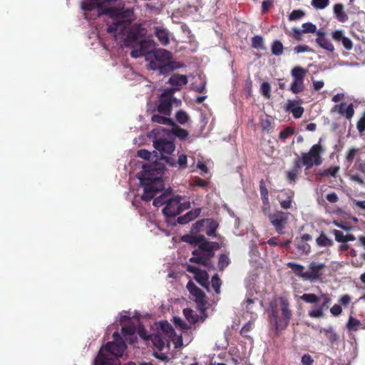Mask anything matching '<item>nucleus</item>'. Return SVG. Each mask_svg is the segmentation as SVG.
<instances>
[{
  "mask_svg": "<svg viewBox=\"0 0 365 365\" xmlns=\"http://www.w3.org/2000/svg\"><path fill=\"white\" fill-rule=\"evenodd\" d=\"M321 141L322 139H319V143L314 144L308 152L302 154L301 164L306 166L307 170L311 169L313 166L322 165V155L324 153V148L320 144Z\"/></svg>",
  "mask_w": 365,
  "mask_h": 365,
  "instance_id": "nucleus-6",
  "label": "nucleus"
},
{
  "mask_svg": "<svg viewBox=\"0 0 365 365\" xmlns=\"http://www.w3.org/2000/svg\"><path fill=\"white\" fill-rule=\"evenodd\" d=\"M178 90V88H170L161 93L159 97V104L157 106V110H158L160 115H171L173 103L177 101V99L173 97V94Z\"/></svg>",
  "mask_w": 365,
  "mask_h": 365,
  "instance_id": "nucleus-7",
  "label": "nucleus"
},
{
  "mask_svg": "<svg viewBox=\"0 0 365 365\" xmlns=\"http://www.w3.org/2000/svg\"><path fill=\"white\" fill-rule=\"evenodd\" d=\"M300 298L307 303H319V304L317 305L315 308L309 310L308 316L311 318H323L324 316V312L329 308V304L331 302V299L327 294H322V296L318 297L314 294L308 293L303 294Z\"/></svg>",
  "mask_w": 365,
  "mask_h": 365,
  "instance_id": "nucleus-5",
  "label": "nucleus"
},
{
  "mask_svg": "<svg viewBox=\"0 0 365 365\" xmlns=\"http://www.w3.org/2000/svg\"><path fill=\"white\" fill-rule=\"evenodd\" d=\"M334 14L336 19L340 22H345L348 19V16L344 11V6L341 4H336L333 8Z\"/></svg>",
  "mask_w": 365,
  "mask_h": 365,
  "instance_id": "nucleus-26",
  "label": "nucleus"
},
{
  "mask_svg": "<svg viewBox=\"0 0 365 365\" xmlns=\"http://www.w3.org/2000/svg\"><path fill=\"white\" fill-rule=\"evenodd\" d=\"M151 134L155 135L153 140V146L155 149L161 153V155H170L175 150V145L173 140L165 138L157 137L160 134L159 129H155L151 131Z\"/></svg>",
  "mask_w": 365,
  "mask_h": 365,
  "instance_id": "nucleus-8",
  "label": "nucleus"
},
{
  "mask_svg": "<svg viewBox=\"0 0 365 365\" xmlns=\"http://www.w3.org/2000/svg\"><path fill=\"white\" fill-rule=\"evenodd\" d=\"M329 233L335 235V240L336 242L339 243H344V240H346V235L343 234L342 232L339 231L337 230H331L329 231Z\"/></svg>",
  "mask_w": 365,
  "mask_h": 365,
  "instance_id": "nucleus-50",
  "label": "nucleus"
},
{
  "mask_svg": "<svg viewBox=\"0 0 365 365\" xmlns=\"http://www.w3.org/2000/svg\"><path fill=\"white\" fill-rule=\"evenodd\" d=\"M329 312L334 317H337L342 313V308L339 304H335L329 309Z\"/></svg>",
  "mask_w": 365,
  "mask_h": 365,
  "instance_id": "nucleus-58",
  "label": "nucleus"
},
{
  "mask_svg": "<svg viewBox=\"0 0 365 365\" xmlns=\"http://www.w3.org/2000/svg\"><path fill=\"white\" fill-rule=\"evenodd\" d=\"M114 341L106 344L104 350L101 349L95 359V365H120L118 359L121 357L126 349V344L118 332H114Z\"/></svg>",
  "mask_w": 365,
  "mask_h": 365,
  "instance_id": "nucleus-3",
  "label": "nucleus"
},
{
  "mask_svg": "<svg viewBox=\"0 0 365 365\" xmlns=\"http://www.w3.org/2000/svg\"><path fill=\"white\" fill-rule=\"evenodd\" d=\"M184 314L185 318L192 324H195L197 321V315L193 312V311L190 309H185Z\"/></svg>",
  "mask_w": 365,
  "mask_h": 365,
  "instance_id": "nucleus-44",
  "label": "nucleus"
},
{
  "mask_svg": "<svg viewBox=\"0 0 365 365\" xmlns=\"http://www.w3.org/2000/svg\"><path fill=\"white\" fill-rule=\"evenodd\" d=\"M289 215V212L282 211H276L268 214V219H269L271 225L279 235L284 233V230L287 226Z\"/></svg>",
  "mask_w": 365,
  "mask_h": 365,
  "instance_id": "nucleus-10",
  "label": "nucleus"
},
{
  "mask_svg": "<svg viewBox=\"0 0 365 365\" xmlns=\"http://www.w3.org/2000/svg\"><path fill=\"white\" fill-rule=\"evenodd\" d=\"M294 195V192L292 190H283V196H287V199H278L283 210H288L292 207Z\"/></svg>",
  "mask_w": 365,
  "mask_h": 365,
  "instance_id": "nucleus-20",
  "label": "nucleus"
},
{
  "mask_svg": "<svg viewBox=\"0 0 365 365\" xmlns=\"http://www.w3.org/2000/svg\"><path fill=\"white\" fill-rule=\"evenodd\" d=\"M182 197L180 195H175L171 197V200L168 201L167 205L163 209V214L167 217H175L180 215V201Z\"/></svg>",
  "mask_w": 365,
  "mask_h": 365,
  "instance_id": "nucleus-13",
  "label": "nucleus"
},
{
  "mask_svg": "<svg viewBox=\"0 0 365 365\" xmlns=\"http://www.w3.org/2000/svg\"><path fill=\"white\" fill-rule=\"evenodd\" d=\"M230 264V259L226 254H220L218 257L217 267L218 270L222 272L225 268Z\"/></svg>",
  "mask_w": 365,
  "mask_h": 365,
  "instance_id": "nucleus-34",
  "label": "nucleus"
},
{
  "mask_svg": "<svg viewBox=\"0 0 365 365\" xmlns=\"http://www.w3.org/2000/svg\"><path fill=\"white\" fill-rule=\"evenodd\" d=\"M290 90L293 93L297 94L304 90V80H293Z\"/></svg>",
  "mask_w": 365,
  "mask_h": 365,
  "instance_id": "nucleus-36",
  "label": "nucleus"
},
{
  "mask_svg": "<svg viewBox=\"0 0 365 365\" xmlns=\"http://www.w3.org/2000/svg\"><path fill=\"white\" fill-rule=\"evenodd\" d=\"M155 35L160 43L168 45L170 43L171 35L166 29L155 28Z\"/></svg>",
  "mask_w": 365,
  "mask_h": 365,
  "instance_id": "nucleus-23",
  "label": "nucleus"
},
{
  "mask_svg": "<svg viewBox=\"0 0 365 365\" xmlns=\"http://www.w3.org/2000/svg\"><path fill=\"white\" fill-rule=\"evenodd\" d=\"M160 327L161 331L167 336H172L175 332L171 324L166 321L160 322Z\"/></svg>",
  "mask_w": 365,
  "mask_h": 365,
  "instance_id": "nucleus-41",
  "label": "nucleus"
},
{
  "mask_svg": "<svg viewBox=\"0 0 365 365\" xmlns=\"http://www.w3.org/2000/svg\"><path fill=\"white\" fill-rule=\"evenodd\" d=\"M187 291L190 292L192 297H195V302L198 309H204L207 304L206 295L205 292L195 285L191 281L187 283Z\"/></svg>",
  "mask_w": 365,
  "mask_h": 365,
  "instance_id": "nucleus-12",
  "label": "nucleus"
},
{
  "mask_svg": "<svg viewBox=\"0 0 365 365\" xmlns=\"http://www.w3.org/2000/svg\"><path fill=\"white\" fill-rule=\"evenodd\" d=\"M287 266L289 269H291L295 274L303 279L304 274L306 273L305 271H304V267L303 265L298 264L297 263L294 262H289L287 264Z\"/></svg>",
  "mask_w": 365,
  "mask_h": 365,
  "instance_id": "nucleus-35",
  "label": "nucleus"
},
{
  "mask_svg": "<svg viewBox=\"0 0 365 365\" xmlns=\"http://www.w3.org/2000/svg\"><path fill=\"white\" fill-rule=\"evenodd\" d=\"M205 223L207 227L205 232L207 236L216 237V231L218 227V223L215 220L210 218H206Z\"/></svg>",
  "mask_w": 365,
  "mask_h": 365,
  "instance_id": "nucleus-27",
  "label": "nucleus"
},
{
  "mask_svg": "<svg viewBox=\"0 0 365 365\" xmlns=\"http://www.w3.org/2000/svg\"><path fill=\"white\" fill-rule=\"evenodd\" d=\"M150 339L157 346L161 347L165 344V342L159 337L158 335H150Z\"/></svg>",
  "mask_w": 365,
  "mask_h": 365,
  "instance_id": "nucleus-60",
  "label": "nucleus"
},
{
  "mask_svg": "<svg viewBox=\"0 0 365 365\" xmlns=\"http://www.w3.org/2000/svg\"><path fill=\"white\" fill-rule=\"evenodd\" d=\"M290 307L289 299L283 295L274 297L269 302L268 317L277 333L285 330L291 321L292 311Z\"/></svg>",
  "mask_w": 365,
  "mask_h": 365,
  "instance_id": "nucleus-2",
  "label": "nucleus"
},
{
  "mask_svg": "<svg viewBox=\"0 0 365 365\" xmlns=\"http://www.w3.org/2000/svg\"><path fill=\"white\" fill-rule=\"evenodd\" d=\"M174 323L175 326L180 327L182 329H187L188 326L184 322L180 317H174Z\"/></svg>",
  "mask_w": 365,
  "mask_h": 365,
  "instance_id": "nucleus-62",
  "label": "nucleus"
},
{
  "mask_svg": "<svg viewBox=\"0 0 365 365\" xmlns=\"http://www.w3.org/2000/svg\"><path fill=\"white\" fill-rule=\"evenodd\" d=\"M361 325V322L356 318L349 317L346 324L347 329L349 331H356Z\"/></svg>",
  "mask_w": 365,
  "mask_h": 365,
  "instance_id": "nucleus-37",
  "label": "nucleus"
},
{
  "mask_svg": "<svg viewBox=\"0 0 365 365\" xmlns=\"http://www.w3.org/2000/svg\"><path fill=\"white\" fill-rule=\"evenodd\" d=\"M175 119L178 123H180L181 125H185L187 123L189 117L185 111L183 110H178L175 114Z\"/></svg>",
  "mask_w": 365,
  "mask_h": 365,
  "instance_id": "nucleus-40",
  "label": "nucleus"
},
{
  "mask_svg": "<svg viewBox=\"0 0 365 365\" xmlns=\"http://www.w3.org/2000/svg\"><path fill=\"white\" fill-rule=\"evenodd\" d=\"M349 178L361 185H365V163L359 158L354 162L352 168L349 170Z\"/></svg>",
  "mask_w": 365,
  "mask_h": 365,
  "instance_id": "nucleus-11",
  "label": "nucleus"
},
{
  "mask_svg": "<svg viewBox=\"0 0 365 365\" xmlns=\"http://www.w3.org/2000/svg\"><path fill=\"white\" fill-rule=\"evenodd\" d=\"M206 223V218L202 219L201 220H198L196 223L193 224L192 226V232H197L202 230V228L205 226Z\"/></svg>",
  "mask_w": 365,
  "mask_h": 365,
  "instance_id": "nucleus-54",
  "label": "nucleus"
},
{
  "mask_svg": "<svg viewBox=\"0 0 365 365\" xmlns=\"http://www.w3.org/2000/svg\"><path fill=\"white\" fill-rule=\"evenodd\" d=\"M339 167L338 166H334V167H331V168H329L328 169L322 171V173H321V175H324V176H332V177H336L338 172H339Z\"/></svg>",
  "mask_w": 365,
  "mask_h": 365,
  "instance_id": "nucleus-51",
  "label": "nucleus"
},
{
  "mask_svg": "<svg viewBox=\"0 0 365 365\" xmlns=\"http://www.w3.org/2000/svg\"><path fill=\"white\" fill-rule=\"evenodd\" d=\"M296 247L301 254H309L311 252V246L304 241H296Z\"/></svg>",
  "mask_w": 365,
  "mask_h": 365,
  "instance_id": "nucleus-38",
  "label": "nucleus"
},
{
  "mask_svg": "<svg viewBox=\"0 0 365 365\" xmlns=\"http://www.w3.org/2000/svg\"><path fill=\"white\" fill-rule=\"evenodd\" d=\"M302 171V164L301 161L295 160L294 161V165L292 170H288L287 172V180L289 182H294L297 181L298 175Z\"/></svg>",
  "mask_w": 365,
  "mask_h": 365,
  "instance_id": "nucleus-17",
  "label": "nucleus"
},
{
  "mask_svg": "<svg viewBox=\"0 0 365 365\" xmlns=\"http://www.w3.org/2000/svg\"><path fill=\"white\" fill-rule=\"evenodd\" d=\"M181 240L182 242H185L187 244L192 245H197L202 244L205 240V235H185L182 237H181Z\"/></svg>",
  "mask_w": 365,
  "mask_h": 365,
  "instance_id": "nucleus-22",
  "label": "nucleus"
},
{
  "mask_svg": "<svg viewBox=\"0 0 365 365\" xmlns=\"http://www.w3.org/2000/svg\"><path fill=\"white\" fill-rule=\"evenodd\" d=\"M309 270L306 272L303 276L304 280L315 282L319 279H322L324 264L316 262H312L308 266Z\"/></svg>",
  "mask_w": 365,
  "mask_h": 365,
  "instance_id": "nucleus-14",
  "label": "nucleus"
},
{
  "mask_svg": "<svg viewBox=\"0 0 365 365\" xmlns=\"http://www.w3.org/2000/svg\"><path fill=\"white\" fill-rule=\"evenodd\" d=\"M314 360L312 357L309 354H304L302 356V365H313Z\"/></svg>",
  "mask_w": 365,
  "mask_h": 365,
  "instance_id": "nucleus-61",
  "label": "nucleus"
},
{
  "mask_svg": "<svg viewBox=\"0 0 365 365\" xmlns=\"http://www.w3.org/2000/svg\"><path fill=\"white\" fill-rule=\"evenodd\" d=\"M259 190L262 201L265 202V203L267 204V200H269V193L267 187L266 186V183L264 182L263 179H262L259 182Z\"/></svg>",
  "mask_w": 365,
  "mask_h": 365,
  "instance_id": "nucleus-39",
  "label": "nucleus"
},
{
  "mask_svg": "<svg viewBox=\"0 0 365 365\" xmlns=\"http://www.w3.org/2000/svg\"><path fill=\"white\" fill-rule=\"evenodd\" d=\"M182 63L178 61H167L166 63L155 65L152 63V67L149 68L152 71H159L160 75H167L172 71L182 67Z\"/></svg>",
  "mask_w": 365,
  "mask_h": 365,
  "instance_id": "nucleus-15",
  "label": "nucleus"
},
{
  "mask_svg": "<svg viewBox=\"0 0 365 365\" xmlns=\"http://www.w3.org/2000/svg\"><path fill=\"white\" fill-rule=\"evenodd\" d=\"M260 92L263 97L267 99L271 98V86L268 82H263L261 84Z\"/></svg>",
  "mask_w": 365,
  "mask_h": 365,
  "instance_id": "nucleus-42",
  "label": "nucleus"
},
{
  "mask_svg": "<svg viewBox=\"0 0 365 365\" xmlns=\"http://www.w3.org/2000/svg\"><path fill=\"white\" fill-rule=\"evenodd\" d=\"M212 287L214 288L216 294L220 293V287L222 285L221 279L218 277L217 274H215L212 276L211 279Z\"/></svg>",
  "mask_w": 365,
  "mask_h": 365,
  "instance_id": "nucleus-43",
  "label": "nucleus"
},
{
  "mask_svg": "<svg viewBox=\"0 0 365 365\" xmlns=\"http://www.w3.org/2000/svg\"><path fill=\"white\" fill-rule=\"evenodd\" d=\"M351 302V297L345 294L339 297V303L341 304L344 307H346L349 304V303Z\"/></svg>",
  "mask_w": 365,
  "mask_h": 365,
  "instance_id": "nucleus-59",
  "label": "nucleus"
},
{
  "mask_svg": "<svg viewBox=\"0 0 365 365\" xmlns=\"http://www.w3.org/2000/svg\"><path fill=\"white\" fill-rule=\"evenodd\" d=\"M197 282L208 289V274L205 270H202L195 276Z\"/></svg>",
  "mask_w": 365,
  "mask_h": 365,
  "instance_id": "nucleus-32",
  "label": "nucleus"
},
{
  "mask_svg": "<svg viewBox=\"0 0 365 365\" xmlns=\"http://www.w3.org/2000/svg\"><path fill=\"white\" fill-rule=\"evenodd\" d=\"M178 166L182 169L187 168V156L185 154H181L177 160Z\"/></svg>",
  "mask_w": 365,
  "mask_h": 365,
  "instance_id": "nucleus-56",
  "label": "nucleus"
},
{
  "mask_svg": "<svg viewBox=\"0 0 365 365\" xmlns=\"http://www.w3.org/2000/svg\"><path fill=\"white\" fill-rule=\"evenodd\" d=\"M163 174V168L160 163H155L142 166V170L139 174L141 185L144 187L142 200L150 201L163 190L165 183L162 178Z\"/></svg>",
  "mask_w": 365,
  "mask_h": 365,
  "instance_id": "nucleus-1",
  "label": "nucleus"
},
{
  "mask_svg": "<svg viewBox=\"0 0 365 365\" xmlns=\"http://www.w3.org/2000/svg\"><path fill=\"white\" fill-rule=\"evenodd\" d=\"M326 199L327 201L331 203H335L339 200L338 195L334 192L327 194L326 195Z\"/></svg>",
  "mask_w": 365,
  "mask_h": 365,
  "instance_id": "nucleus-63",
  "label": "nucleus"
},
{
  "mask_svg": "<svg viewBox=\"0 0 365 365\" xmlns=\"http://www.w3.org/2000/svg\"><path fill=\"white\" fill-rule=\"evenodd\" d=\"M316 243L319 247H331L334 245L332 239L328 237L327 233L322 231L316 239Z\"/></svg>",
  "mask_w": 365,
  "mask_h": 365,
  "instance_id": "nucleus-21",
  "label": "nucleus"
},
{
  "mask_svg": "<svg viewBox=\"0 0 365 365\" xmlns=\"http://www.w3.org/2000/svg\"><path fill=\"white\" fill-rule=\"evenodd\" d=\"M307 70L300 66H294L291 71L293 80H304L306 77Z\"/></svg>",
  "mask_w": 365,
  "mask_h": 365,
  "instance_id": "nucleus-29",
  "label": "nucleus"
},
{
  "mask_svg": "<svg viewBox=\"0 0 365 365\" xmlns=\"http://www.w3.org/2000/svg\"><path fill=\"white\" fill-rule=\"evenodd\" d=\"M356 128L358 132L361 134H363L365 131V111L364 112L362 117L359 119L356 123Z\"/></svg>",
  "mask_w": 365,
  "mask_h": 365,
  "instance_id": "nucleus-52",
  "label": "nucleus"
},
{
  "mask_svg": "<svg viewBox=\"0 0 365 365\" xmlns=\"http://www.w3.org/2000/svg\"><path fill=\"white\" fill-rule=\"evenodd\" d=\"M152 154L155 155L156 157L157 153L156 151H153V153H151L145 149H140L137 151V157L144 160H150Z\"/></svg>",
  "mask_w": 365,
  "mask_h": 365,
  "instance_id": "nucleus-47",
  "label": "nucleus"
},
{
  "mask_svg": "<svg viewBox=\"0 0 365 365\" xmlns=\"http://www.w3.org/2000/svg\"><path fill=\"white\" fill-rule=\"evenodd\" d=\"M297 102L295 101H288L286 106V109L287 111L291 112L294 118L299 119L301 118L303 113L304 108L301 106H297Z\"/></svg>",
  "mask_w": 365,
  "mask_h": 365,
  "instance_id": "nucleus-16",
  "label": "nucleus"
},
{
  "mask_svg": "<svg viewBox=\"0 0 365 365\" xmlns=\"http://www.w3.org/2000/svg\"><path fill=\"white\" fill-rule=\"evenodd\" d=\"M135 332V327L133 325L131 326H124L122 327V333L125 336H132Z\"/></svg>",
  "mask_w": 365,
  "mask_h": 365,
  "instance_id": "nucleus-55",
  "label": "nucleus"
},
{
  "mask_svg": "<svg viewBox=\"0 0 365 365\" xmlns=\"http://www.w3.org/2000/svg\"><path fill=\"white\" fill-rule=\"evenodd\" d=\"M245 304L247 312L253 314L252 304H254V299H247L245 302Z\"/></svg>",
  "mask_w": 365,
  "mask_h": 365,
  "instance_id": "nucleus-64",
  "label": "nucleus"
},
{
  "mask_svg": "<svg viewBox=\"0 0 365 365\" xmlns=\"http://www.w3.org/2000/svg\"><path fill=\"white\" fill-rule=\"evenodd\" d=\"M170 194L169 192L165 191L160 195V196L156 197L153 201V205L155 207H160L163 205H167L168 202L171 200Z\"/></svg>",
  "mask_w": 365,
  "mask_h": 365,
  "instance_id": "nucleus-31",
  "label": "nucleus"
},
{
  "mask_svg": "<svg viewBox=\"0 0 365 365\" xmlns=\"http://www.w3.org/2000/svg\"><path fill=\"white\" fill-rule=\"evenodd\" d=\"M169 83L173 86H175V88L180 89L178 87L187 83V78L185 75L173 74L169 78Z\"/></svg>",
  "mask_w": 365,
  "mask_h": 365,
  "instance_id": "nucleus-24",
  "label": "nucleus"
},
{
  "mask_svg": "<svg viewBox=\"0 0 365 365\" xmlns=\"http://www.w3.org/2000/svg\"><path fill=\"white\" fill-rule=\"evenodd\" d=\"M172 53L164 48H155L145 54V61L149 62L148 68L152 67V63L155 65L171 61Z\"/></svg>",
  "mask_w": 365,
  "mask_h": 365,
  "instance_id": "nucleus-9",
  "label": "nucleus"
},
{
  "mask_svg": "<svg viewBox=\"0 0 365 365\" xmlns=\"http://www.w3.org/2000/svg\"><path fill=\"white\" fill-rule=\"evenodd\" d=\"M324 332V334H325L327 340L329 341V344L331 345L337 344L339 341V335L334 331L332 327H329L328 329H323L322 331Z\"/></svg>",
  "mask_w": 365,
  "mask_h": 365,
  "instance_id": "nucleus-28",
  "label": "nucleus"
},
{
  "mask_svg": "<svg viewBox=\"0 0 365 365\" xmlns=\"http://www.w3.org/2000/svg\"><path fill=\"white\" fill-rule=\"evenodd\" d=\"M200 214H201V209L197 208V209L192 210L190 212H188L187 213H186L185 216L191 222L192 220H193L196 217H197Z\"/></svg>",
  "mask_w": 365,
  "mask_h": 365,
  "instance_id": "nucleus-53",
  "label": "nucleus"
},
{
  "mask_svg": "<svg viewBox=\"0 0 365 365\" xmlns=\"http://www.w3.org/2000/svg\"><path fill=\"white\" fill-rule=\"evenodd\" d=\"M329 4V0H312V6L316 9H324Z\"/></svg>",
  "mask_w": 365,
  "mask_h": 365,
  "instance_id": "nucleus-46",
  "label": "nucleus"
},
{
  "mask_svg": "<svg viewBox=\"0 0 365 365\" xmlns=\"http://www.w3.org/2000/svg\"><path fill=\"white\" fill-rule=\"evenodd\" d=\"M220 247L218 242H211L205 238V242L198 246V249L192 251V257L190 262L205 266L208 270H215V266L212 263L211 259L215 257V251Z\"/></svg>",
  "mask_w": 365,
  "mask_h": 365,
  "instance_id": "nucleus-4",
  "label": "nucleus"
},
{
  "mask_svg": "<svg viewBox=\"0 0 365 365\" xmlns=\"http://www.w3.org/2000/svg\"><path fill=\"white\" fill-rule=\"evenodd\" d=\"M294 133V128L293 127H287L284 130L279 133V138L282 140H286L289 136Z\"/></svg>",
  "mask_w": 365,
  "mask_h": 365,
  "instance_id": "nucleus-48",
  "label": "nucleus"
},
{
  "mask_svg": "<svg viewBox=\"0 0 365 365\" xmlns=\"http://www.w3.org/2000/svg\"><path fill=\"white\" fill-rule=\"evenodd\" d=\"M166 116L167 115L162 116L160 114H155L153 115L151 120L154 123L170 125L172 127L174 126L175 123H174L172 119L167 118Z\"/></svg>",
  "mask_w": 365,
  "mask_h": 365,
  "instance_id": "nucleus-30",
  "label": "nucleus"
},
{
  "mask_svg": "<svg viewBox=\"0 0 365 365\" xmlns=\"http://www.w3.org/2000/svg\"><path fill=\"white\" fill-rule=\"evenodd\" d=\"M346 106L345 103H341L339 106V113L341 115H345L346 118L351 119L352 118L354 110L353 108L352 103L347 106L346 109H344V107Z\"/></svg>",
  "mask_w": 365,
  "mask_h": 365,
  "instance_id": "nucleus-33",
  "label": "nucleus"
},
{
  "mask_svg": "<svg viewBox=\"0 0 365 365\" xmlns=\"http://www.w3.org/2000/svg\"><path fill=\"white\" fill-rule=\"evenodd\" d=\"M158 129L160 130V131L166 133L167 134L170 132L180 140H185L188 136V132L185 129L182 128L181 127L178 126L176 124L172 127L170 131L168 129L162 128Z\"/></svg>",
  "mask_w": 365,
  "mask_h": 365,
  "instance_id": "nucleus-18",
  "label": "nucleus"
},
{
  "mask_svg": "<svg viewBox=\"0 0 365 365\" xmlns=\"http://www.w3.org/2000/svg\"><path fill=\"white\" fill-rule=\"evenodd\" d=\"M359 153V148H351L348 150L346 155V160L349 165L351 164L354 158Z\"/></svg>",
  "mask_w": 365,
  "mask_h": 365,
  "instance_id": "nucleus-49",
  "label": "nucleus"
},
{
  "mask_svg": "<svg viewBox=\"0 0 365 365\" xmlns=\"http://www.w3.org/2000/svg\"><path fill=\"white\" fill-rule=\"evenodd\" d=\"M148 47H140L131 51L130 55L132 58H139L143 56L145 58V54L149 51H147Z\"/></svg>",
  "mask_w": 365,
  "mask_h": 365,
  "instance_id": "nucleus-45",
  "label": "nucleus"
},
{
  "mask_svg": "<svg viewBox=\"0 0 365 365\" xmlns=\"http://www.w3.org/2000/svg\"><path fill=\"white\" fill-rule=\"evenodd\" d=\"M303 16H304L303 11H302L300 10H294L290 14V15L289 16V19L290 21H295V20L301 19Z\"/></svg>",
  "mask_w": 365,
  "mask_h": 365,
  "instance_id": "nucleus-57",
  "label": "nucleus"
},
{
  "mask_svg": "<svg viewBox=\"0 0 365 365\" xmlns=\"http://www.w3.org/2000/svg\"><path fill=\"white\" fill-rule=\"evenodd\" d=\"M302 29L293 28L292 31L295 36H300L302 34L315 33L317 26L311 22H307L302 24Z\"/></svg>",
  "mask_w": 365,
  "mask_h": 365,
  "instance_id": "nucleus-19",
  "label": "nucleus"
},
{
  "mask_svg": "<svg viewBox=\"0 0 365 365\" xmlns=\"http://www.w3.org/2000/svg\"><path fill=\"white\" fill-rule=\"evenodd\" d=\"M332 38L336 43H341L343 46H351V41L346 37L342 30H336L332 32Z\"/></svg>",
  "mask_w": 365,
  "mask_h": 365,
  "instance_id": "nucleus-25",
  "label": "nucleus"
}]
</instances>
